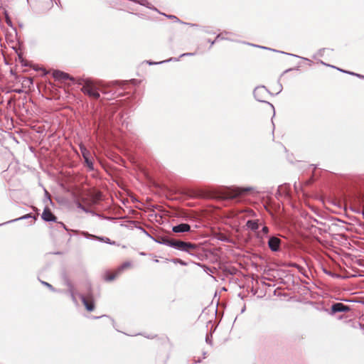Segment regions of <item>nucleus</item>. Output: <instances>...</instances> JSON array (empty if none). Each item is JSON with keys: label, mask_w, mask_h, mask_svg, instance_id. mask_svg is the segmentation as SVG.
I'll return each instance as SVG.
<instances>
[{"label": "nucleus", "mask_w": 364, "mask_h": 364, "mask_svg": "<svg viewBox=\"0 0 364 364\" xmlns=\"http://www.w3.org/2000/svg\"><path fill=\"white\" fill-rule=\"evenodd\" d=\"M281 240L277 237L272 236L269 238L268 246L273 252H277L280 249Z\"/></svg>", "instance_id": "8"}, {"label": "nucleus", "mask_w": 364, "mask_h": 364, "mask_svg": "<svg viewBox=\"0 0 364 364\" xmlns=\"http://www.w3.org/2000/svg\"><path fill=\"white\" fill-rule=\"evenodd\" d=\"M171 262H172L174 264H179L182 266H186L187 263L184 262L183 260L178 259V258H173L171 259Z\"/></svg>", "instance_id": "23"}, {"label": "nucleus", "mask_w": 364, "mask_h": 364, "mask_svg": "<svg viewBox=\"0 0 364 364\" xmlns=\"http://www.w3.org/2000/svg\"><path fill=\"white\" fill-rule=\"evenodd\" d=\"M248 44L252 46L259 48H262V49L269 50H272V51H274V52H278V53H283V54H285V55H291V56H294V57L300 58L299 56H298L296 55L285 53V52H283V51H279V50H275V49H272V48H268V47L258 46V45H255V44H251V43H248Z\"/></svg>", "instance_id": "15"}, {"label": "nucleus", "mask_w": 364, "mask_h": 364, "mask_svg": "<svg viewBox=\"0 0 364 364\" xmlns=\"http://www.w3.org/2000/svg\"><path fill=\"white\" fill-rule=\"evenodd\" d=\"M19 58L21 59V62L22 65H23L24 66H26V64L23 63V60L21 58V56H19Z\"/></svg>", "instance_id": "46"}, {"label": "nucleus", "mask_w": 364, "mask_h": 364, "mask_svg": "<svg viewBox=\"0 0 364 364\" xmlns=\"http://www.w3.org/2000/svg\"><path fill=\"white\" fill-rule=\"evenodd\" d=\"M77 207L82 210L84 212H88V210L85 206H83L80 203H77Z\"/></svg>", "instance_id": "33"}, {"label": "nucleus", "mask_w": 364, "mask_h": 364, "mask_svg": "<svg viewBox=\"0 0 364 364\" xmlns=\"http://www.w3.org/2000/svg\"><path fill=\"white\" fill-rule=\"evenodd\" d=\"M119 274L117 273V271L114 274H109V272H107L105 276V280L107 282H111L114 280Z\"/></svg>", "instance_id": "18"}, {"label": "nucleus", "mask_w": 364, "mask_h": 364, "mask_svg": "<svg viewBox=\"0 0 364 364\" xmlns=\"http://www.w3.org/2000/svg\"><path fill=\"white\" fill-rule=\"evenodd\" d=\"M45 194H46V196L47 197L48 200L51 202V199H50V195H49L48 192L46 190H45Z\"/></svg>", "instance_id": "39"}, {"label": "nucleus", "mask_w": 364, "mask_h": 364, "mask_svg": "<svg viewBox=\"0 0 364 364\" xmlns=\"http://www.w3.org/2000/svg\"><path fill=\"white\" fill-rule=\"evenodd\" d=\"M81 91L88 95L90 97L97 100L100 98V95L98 92V89L95 83L90 79H87L85 81L84 85L81 88Z\"/></svg>", "instance_id": "3"}, {"label": "nucleus", "mask_w": 364, "mask_h": 364, "mask_svg": "<svg viewBox=\"0 0 364 364\" xmlns=\"http://www.w3.org/2000/svg\"><path fill=\"white\" fill-rule=\"evenodd\" d=\"M203 31H205V33H209V30H207V31L203 30Z\"/></svg>", "instance_id": "51"}, {"label": "nucleus", "mask_w": 364, "mask_h": 364, "mask_svg": "<svg viewBox=\"0 0 364 364\" xmlns=\"http://www.w3.org/2000/svg\"><path fill=\"white\" fill-rule=\"evenodd\" d=\"M146 338H153L154 336H146Z\"/></svg>", "instance_id": "48"}, {"label": "nucleus", "mask_w": 364, "mask_h": 364, "mask_svg": "<svg viewBox=\"0 0 364 364\" xmlns=\"http://www.w3.org/2000/svg\"><path fill=\"white\" fill-rule=\"evenodd\" d=\"M208 42L210 43V46H212L213 44H215L217 41H215V39L214 41H210V40H208Z\"/></svg>", "instance_id": "42"}, {"label": "nucleus", "mask_w": 364, "mask_h": 364, "mask_svg": "<svg viewBox=\"0 0 364 364\" xmlns=\"http://www.w3.org/2000/svg\"><path fill=\"white\" fill-rule=\"evenodd\" d=\"M81 234L83 237L88 240H97V237H98L97 235L90 234L89 232L85 231L82 232Z\"/></svg>", "instance_id": "21"}, {"label": "nucleus", "mask_w": 364, "mask_h": 364, "mask_svg": "<svg viewBox=\"0 0 364 364\" xmlns=\"http://www.w3.org/2000/svg\"><path fill=\"white\" fill-rule=\"evenodd\" d=\"M253 190V187L226 186L218 190L215 193V197L223 200H235L239 198L247 192Z\"/></svg>", "instance_id": "2"}, {"label": "nucleus", "mask_w": 364, "mask_h": 364, "mask_svg": "<svg viewBox=\"0 0 364 364\" xmlns=\"http://www.w3.org/2000/svg\"><path fill=\"white\" fill-rule=\"evenodd\" d=\"M53 77L56 80H70L71 82H75V78L70 76L68 73L63 71L55 70L53 72Z\"/></svg>", "instance_id": "7"}, {"label": "nucleus", "mask_w": 364, "mask_h": 364, "mask_svg": "<svg viewBox=\"0 0 364 364\" xmlns=\"http://www.w3.org/2000/svg\"><path fill=\"white\" fill-rule=\"evenodd\" d=\"M79 296L84 304L85 309L88 311H92L95 309V304L92 299H89L85 297L83 294H79Z\"/></svg>", "instance_id": "11"}, {"label": "nucleus", "mask_w": 364, "mask_h": 364, "mask_svg": "<svg viewBox=\"0 0 364 364\" xmlns=\"http://www.w3.org/2000/svg\"><path fill=\"white\" fill-rule=\"evenodd\" d=\"M86 80H87V79H82V78H78L77 80H76V79L75 78V82H73V84H75V83H76V84H77V85H82V86H83V85H84V84H85V81Z\"/></svg>", "instance_id": "27"}, {"label": "nucleus", "mask_w": 364, "mask_h": 364, "mask_svg": "<svg viewBox=\"0 0 364 364\" xmlns=\"http://www.w3.org/2000/svg\"><path fill=\"white\" fill-rule=\"evenodd\" d=\"M303 60H309L308 58H301Z\"/></svg>", "instance_id": "47"}, {"label": "nucleus", "mask_w": 364, "mask_h": 364, "mask_svg": "<svg viewBox=\"0 0 364 364\" xmlns=\"http://www.w3.org/2000/svg\"><path fill=\"white\" fill-rule=\"evenodd\" d=\"M247 228L252 231H256L259 228L258 220H249L246 223Z\"/></svg>", "instance_id": "14"}, {"label": "nucleus", "mask_w": 364, "mask_h": 364, "mask_svg": "<svg viewBox=\"0 0 364 364\" xmlns=\"http://www.w3.org/2000/svg\"><path fill=\"white\" fill-rule=\"evenodd\" d=\"M224 33H228V32H223V33H219L216 37H215V41H218L220 40H230L229 38H225L223 35Z\"/></svg>", "instance_id": "25"}, {"label": "nucleus", "mask_w": 364, "mask_h": 364, "mask_svg": "<svg viewBox=\"0 0 364 364\" xmlns=\"http://www.w3.org/2000/svg\"><path fill=\"white\" fill-rule=\"evenodd\" d=\"M140 255H145V253L144 252H140Z\"/></svg>", "instance_id": "49"}, {"label": "nucleus", "mask_w": 364, "mask_h": 364, "mask_svg": "<svg viewBox=\"0 0 364 364\" xmlns=\"http://www.w3.org/2000/svg\"><path fill=\"white\" fill-rule=\"evenodd\" d=\"M269 91L264 86H257L255 88L253 91V95L255 100L260 102L267 103L265 100L268 95H269ZM269 105L274 109V106L268 102Z\"/></svg>", "instance_id": "4"}, {"label": "nucleus", "mask_w": 364, "mask_h": 364, "mask_svg": "<svg viewBox=\"0 0 364 364\" xmlns=\"http://www.w3.org/2000/svg\"><path fill=\"white\" fill-rule=\"evenodd\" d=\"M314 221L316 223H317V224H323V223H322V222H319V221H318L316 219H314Z\"/></svg>", "instance_id": "45"}, {"label": "nucleus", "mask_w": 364, "mask_h": 364, "mask_svg": "<svg viewBox=\"0 0 364 364\" xmlns=\"http://www.w3.org/2000/svg\"><path fill=\"white\" fill-rule=\"evenodd\" d=\"M364 205V195L362 193H358L355 195L353 198V203L350 205V209L358 214L364 215V210L361 209V207Z\"/></svg>", "instance_id": "5"}, {"label": "nucleus", "mask_w": 364, "mask_h": 364, "mask_svg": "<svg viewBox=\"0 0 364 364\" xmlns=\"http://www.w3.org/2000/svg\"><path fill=\"white\" fill-rule=\"evenodd\" d=\"M103 317H105L107 319H109L112 323H114V320L112 318H109V316H107V315H103V316H92V318L93 319H98V318H103Z\"/></svg>", "instance_id": "30"}, {"label": "nucleus", "mask_w": 364, "mask_h": 364, "mask_svg": "<svg viewBox=\"0 0 364 364\" xmlns=\"http://www.w3.org/2000/svg\"><path fill=\"white\" fill-rule=\"evenodd\" d=\"M97 240L100 241V242H105L107 244L115 245V242L114 241H112L109 238H108L107 237H100V236H98V237H97Z\"/></svg>", "instance_id": "19"}, {"label": "nucleus", "mask_w": 364, "mask_h": 364, "mask_svg": "<svg viewBox=\"0 0 364 364\" xmlns=\"http://www.w3.org/2000/svg\"><path fill=\"white\" fill-rule=\"evenodd\" d=\"M203 31H205V33H209V30H207V31L203 30Z\"/></svg>", "instance_id": "52"}, {"label": "nucleus", "mask_w": 364, "mask_h": 364, "mask_svg": "<svg viewBox=\"0 0 364 364\" xmlns=\"http://www.w3.org/2000/svg\"><path fill=\"white\" fill-rule=\"evenodd\" d=\"M58 225H59L60 227H62L63 229L68 230L65 226V225L61 222L58 223Z\"/></svg>", "instance_id": "38"}, {"label": "nucleus", "mask_w": 364, "mask_h": 364, "mask_svg": "<svg viewBox=\"0 0 364 364\" xmlns=\"http://www.w3.org/2000/svg\"><path fill=\"white\" fill-rule=\"evenodd\" d=\"M356 77H358L359 78H361V79H364V75H362L358 74V73H356Z\"/></svg>", "instance_id": "43"}, {"label": "nucleus", "mask_w": 364, "mask_h": 364, "mask_svg": "<svg viewBox=\"0 0 364 364\" xmlns=\"http://www.w3.org/2000/svg\"><path fill=\"white\" fill-rule=\"evenodd\" d=\"M132 263L129 261L124 262L117 269V274H121L125 269L131 267Z\"/></svg>", "instance_id": "17"}, {"label": "nucleus", "mask_w": 364, "mask_h": 364, "mask_svg": "<svg viewBox=\"0 0 364 364\" xmlns=\"http://www.w3.org/2000/svg\"><path fill=\"white\" fill-rule=\"evenodd\" d=\"M262 232L264 235H267L269 232V228L267 226H263L262 228Z\"/></svg>", "instance_id": "34"}, {"label": "nucleus", "mask_w": 364, "mask_h": 364, "mask_svg": "<svg viewBox=\"0 0 364 364\" xmlns=\"http://www.w3.org/2000/svg\"><path fill=\"white\" fill-rule=\"evenodd\" d=\"M141 231H143L145 235H146L149 237L151 238L153 237L148 232H146L143 228L139 227V228Z\"/></svg>", "instance_id": "36"}, {"label": "nucleus", "mask_w": 364, "mask_h": 364, "mask_svg": "<svg viewBox=\"0 0 364 364\" xmlns=\"http://www.w3.org/2000/svg\"><path fill=\"white\" fill-rule=\"evenodd\" d=\"M85 163L87 164V166L91 169L92 170L94 168H93V163L92 162V161L90 160V159L87 157L86 159H85Z\"/></svg>", "instance_id": "29"}, {"label": "nucleus", "mask_w": 364, "mask_h": 364, "mask_svg": "<svg viewBox=\"0 0 364 364\" xmlns=\"http://www.w3.org/2000/svg\"><path fill=\"white\" fill-rule=\"evenodd\" d=\"M41 218L46 222H55L57 218L53 214L51 210L46 207L41 215Z\"/></svg>", "instance_id": "9"}, {"label": "nucleus", "mask_w": 364, "mask_h": 364, "mask_svg": "<svg viewBox=\"0 0 364 364\" xmlns=\"http://www.w3.org/2000/svg\"><path fill=\"white\" fill-rule=\"evenodd\" d=\"M350 310V308L343 304V303L337 302L332 304L331 311L328 312L330 315H334L336 313L340 312H348Z\"/></svg>", "instance_id": "6"}, {"label": "nucleus", "mask_w": 364, "mask_h": 364, "mask_svg": "<svg viewBox=\"0 0 364 364\" xmlns=\"http://www.w3.org/2000/svg\"><path fill=\"white\" fill-rule=\"evenodd\" d=\"M67 287H68V290L66 291V294H68L72 301L75 303V304H77V299H76V296H75V288H74V286L73 285V284L70 283V282H68V284H66Z\"/></svg>", "instance_id": "12"}, {"label": "nucleus", "mask_w": 364, "mask_h": 364, "mask_svg": "<svg viewBox=\"0 0 364 364\" xmlns=\"http://www.w3.org/2000/svg\"><path fill=\"white\" fill-rule=\"evenodd\" d=\"M185 24H188V25H189V26H191L192 27H198V25L195 24V23H186Z\"/></svg>", "instance_id": "41"}, {"label": "nucleus", "mask_w": 364, "mask_h": 364, "mask_svg": "<svg viewBox=\"0 0 364 364\" xmlns=\"http://www.w3.org/2000/svg\"><path fill=\"white\" fill-rule=\"evenodd\" d=\"M163 15H164L165 16H166L167 18H171L172 20H174L175 22H179L181 23H185L184 22L181 21L177 16H173V15H166V14H163Z\"/></svg>", "instance_id": "24"}, {"label": "nucleus", "mask_w": 364, "mask_h": 364, "mask_svg": "<svg viewBox=\"0 0 364 364\" xmlns=\"http://www.w3.org/2000/svg\"><path fill=\"white\" fill-rule=\"evenodd\" d=\"M323 272H324L326 274L329 275V276H331V277H336V278H337V277H340L338 274H336V273H333V272H331V271H328V270H326V269H323Z\"/></svg>", "instance_id": "28"}, {"label": "nucleus", "mask_w": 364, "mask_h": 364, "mask_svg": "<svg viewBox=\"0 0 364 364\" xmlns=\"http://www.w3.org/2000/svg\"><path fill=\"white\" fill-rule=\"evenodd\" d=\"M321 63L323 64V65H327V64H326L325 63L322 62L321 61ZM328 66H330V65H328ZM331 67L333 68H336L335 66H333V65H331ZM337 70H338L339 71L342 72V73H347V74H349V75H355L356 76V73H353V72H350V71H347V70H342L341 68H336Z\"/></svg>", "instance_id": "22"}, {"label": "nucleus", "mask_w": 364, "mask_h": 364, "mask_svg": "<svg viewBox=\"0 0 364 364\" xmlns=\"http://www.w3.org/2000/svg\"><path fill=\"white\" fill-rule=\"evenodd\" d=\"M41 284H42L43 286H45V287H46L47 288H48L51 291H53V292H58V293L61 292V291H60V290L55 289V288H54V287H53L50 284H49V283H48V282H46L41 281Z\"/></svg>", "instance_id": "20"}, {"label": "nucleus", "mask_w": 364, "mask_h": 364, "mask_svg": "<svg viewBox=\"0 0 364 364\" xmlns=\"http://www.w3.org/2000/svg\"><path fill=\"white\" fill-rule=\"evenodd\" d=\"M80 150L82 154V156L84 159L87 158V155L89 154V151L86 149L85 146H80Z\"/></svg>", "instance_id": "26"}, {"label": "nucleus", "mask_w": 364, "mask_h": 364, "mask_svg": "<svg viewBox=\"0 0 364 364\" xmlns=\"http://www.w3.org/2000/svg\"><path fill=\"white\" fill-rule=\"evenodd\" d=\"M172 231L175 233H183L191 231V225L187 223H180L173 226Z\"/></svg>", "instance_id": "10"}, {"label": "nucleus", "mask_w": 364, "mask_h": 364, "mask_svg": "<svg viewBox=\"0 0 364 364\" xmlns=\"http://www.w3.org/2000/svg\"><path fill=\"white\" fill-rule=\"evenodd\" d=\"M218 240H220V241H225V242H228V241H230V239L228 237H227L226 235H221L218 237Z\"/></svg>", "instance_id": "31"}, {"label": "nucleus", "mask_w": 364, "mask_h": 364, "mask_svg": "<svg viewBox=\"0 0 364 364\" xmlns=\"http://www.w3.org/2000/svg\"><path fill=\"white\" fill-rule=\"evenodd\" d=\"M151 239L156 243L166 245L175 250L186 252L191 256L197 257L196 250H198V246L196 244L181 240L172 239L166 235H158L156 237H151Z\"/></svg>", "instance_id": "1"}, {"label": "nucleus", "mask_w": 364, "mask_h": 364, "mask_svg": "<svg viewBox=\"0 0 364 364\" xmlns=\"http://www.w3.org/2000/svg\"><path fill=\"white\" fill-rule=\"evenodd\" d=\"M29 218H33L34 220H36V217L35 215H33L31 213H28V214H26L21 217H19L18 218L13 219V220H9L7 222L3 223L0 224V226L6 225V224H9V223H14V222H16L18 220H27Z\"/></svg>", "instance_id": "13"}, {"label": "nucleus", "mask_w": 364, "mask_h": 364, "mask_svg": "<svg viewBox=\"0 0 364 364\" xmlns=\"http://www.w3.org/2000/svg\"><path fill=\"white\" fill-rule=\"evenodd\" d=\"M178 60V59L176 58H170L168 60H162V61H160V62H155V61H151V60H147L146 63L149 64V65H160V64H163V63H168V62H171V61L176 62Z\"/></svg>", "instance_id": "16"}, {"label": "nucleus", "mask_w": 364, "mask_h": 364, "mask_svg": "<svg viewBox=\"0 0 364 364\" xmlns=\"http://www.w3.org/2000/svg\"><path fill=\"white\" fill-rule=\"evenodd\" d=\"M27 80L29 82L30 84H33L32 78H27Z\"/></svg>", "instance_id": "44"}, {"label": "nucleus", "mask_w": 364, "mask_h": 364, "mask_svg": "<svg viewBox=\"0 0 364 364\" xmlns=\"http://www.w3.org/2000/svg\"><path fill=\"white\" fill-rule=\"evenodd\" d=\"M205 341L208 343H211V341H210V339L208 336H206Z\"/></svg>", "instance_id": "40"}, {"label": "nucleus", "mask_w": 364, "mask_h": 364, "mask_svg": "<svg viewBox=\"0 0 364 364\" xmlns=\"http://www.w3.org/2000/svg\"><path fill=\"white\" fill-rule=\"evenodd\" d=\"M245 308L244 307V308L242 309L241 312H242H242H244V311H245Z\"/></svg>", "instance_id": "50"}, {"label": "nucleus", "mask_w": 364, "mask_h": 364, "mask_svg": "<svg viewBox=\"0 0 364 364\" xmlns=\"http://www.w3.org/2000/svg\"><path fill=\"white\" fill-rule=\"evenodd\" d=\"M195 55H196L195 53H185L181 54L178 59L179 60L180 58H182L184 56H193Z\"/></svg>", "instance_id": "32"}, {"label": "nucleus", "mask_w": 364, "mask_h": 364, "mask_svg": "<svg viewBox=\"0 0 364 364\" xmlns=\"http://www.w3.org/2000/svg\"><path fill=\"white\" fill-rule=\"evenodd\" d=\"M13 92L18 94H21L23 92V90L21 88H16L13 90Z\"/></svg>", "instance_id": "35"}, {"label": "nucleus", "mask_w": 364, "mask_h": 364, "mask_svg": "<svg viewBox=\"0 0 364 364\" xmlns=\"http://www.w3.org/2000/svg\"><path fill=\"white\" fill-rule=\"evenodd\" d=\"M325 50V48H321L318 51V55H320V56H322L323 55V53L324 52Z\"/></svg>", "instance_id": "37"}]
</instances>
